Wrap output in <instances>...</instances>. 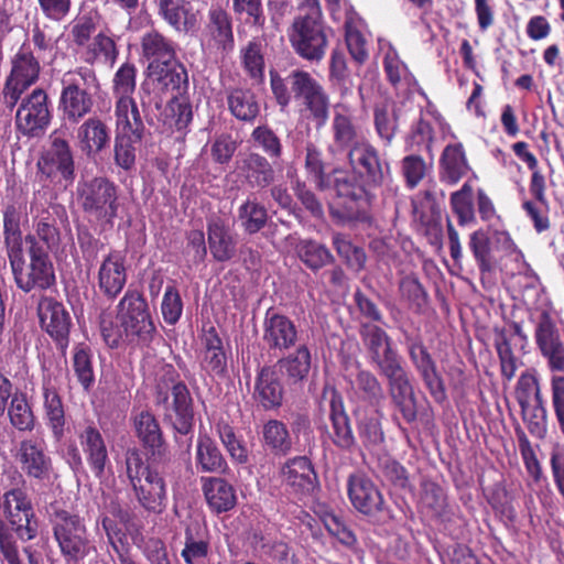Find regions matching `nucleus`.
I'll return each mask as SVG.
<instances>
[{"label": "nucleus", "mask_w": 564, "mask_h": 564, "mask_svg": "<svg viewBox=\"0 0 564 564\" xmlns=\"http://www.w3.org/2000/svg\"><path fill=\"white\" fill-rule=\"evenodd\" d=\"M383 177V161L378 150L369 142H355V227L361 226L368 236L377 231L373 202Z\"/></svg>", "instance_id": "1"}, {"label": "nucleus", "mask_w": 564, "mask_h": 564, "mask_svg": "<svg viewBox=\"0 0 564 564\" xmlns=\"http://www.w3.org/2000/svg\"><path fill=\"white\" fill-rule=\"evenodd\" d=\"M101 334L110 347H117L121 339L147 344L155 333V326L148 303L137 291H128L117 305L116 325L102 318Z\"/></svg>", "instance_id": "2"}, {"label": "nucleus", "mask_w": 564, "mask_h": 564, "mask_svg": "<svg viewBox=\"0 0 564 564\" xmlns=\"http://www.w3.org/2000/svg\"><path fill=\"white\" fill-rule=\"evenodd\" d=\"M24 243L28 259L23 246L7 251L18 288L24 292L50 288L55 282V274L47 252L34 235L25 236Z\"/></svg>", "instance_id": "3"}, {"label": "nucleus", "mask_w": 564, "mask_h": 564, "mask_svg": "<svg viewBox=\"0 0 564 564\" xmlns=\"http://www.w3.org/2000/svg\"><path fill=\"white\" fill-rule=\"evenodd\" d=\"M58 110L66 122L78 123L94 107V95L99 88L96 73L88 67L67 70L61 78Z\"/></svg>", "instance_id": "4"}, {"label": "nucleus", "mask_w": 564, "mask_h": 564, "mask_svg": "<svg viewBox=\"0 0 564 564\" xmlns=\"http://www.w3.org/2000/svg\"><path fill=\"white\" fill-rule=\"evenodd\" d=\"M126 475L139 503L149 512L162 513L167 502L165 481L135 449L126 454Z\"/></svg>", "instance_id": "5"}, {"label": "nucleus", "mask_w": 564, "mask_h": 564, "mask_svg": "<svg viewBox=\"0 0 564 564\" xmlns=\"http://www.w3.org/2000/svg\"><path fill=\"white\" fill-rule=\"evenodd\" d=\"M76 198L84 213L101 224L112 225L118 215V188L106 177L79 181Z\"/></svg>", "instance_id": "6"}, {"label": "nucleus", "mask_w": 564, "mask_h": 564, "mask_svg": "<svg viewBox=\"0 0 564 564\" xmlns=\"http://www.w3.org/2000/svg\"><path fill=\"white\" fill-rule=\"evenodd\" d=\"M41 63L32 50L23 44L10 59V72L6 77L0 100L10 110L23 94L40 79Z\"/></svg>", "instance_id": "7"}, {"label": "nucleus", "mask_w": 564, "mask_h": 564, "mask_svg": "<svg viewBox=\"0 0 564 564\" xmlns=\"http://www.w3.org/2000/svg\"><path fill=\"white\" fill-rule=\"evenodd\" d=\"M50 147L37 162L39 172L48 183L67 188L75 180L74 154L68 141L55 130Z\"/></svg>", "instance_id": "8"}, {"label": "nucleus", "mask_w": 564, "mask_h": 564, "mask_svg": "<svg viewBox=\"0 0 564 564\" xmlns=\"http://www.w3.org/2000/svg\"><path fill=\"white\" fill-rule=\"evenodd\" d=\"M409 358L433 400L442 404L447 399L444 379L421 335L404 333Z\"/></svg>", "instance_id": "9"}, {"label": "nucleus", "mask_w": 564, "mask_h": 564, "mask_svg": "<svg viewBox=\"0 0 564 564\" xmlns=\"http://www.w3.org/2000/svg\"><path fill=\"white\" fill-rule=\"evenodd\" d=\"M289 39L301 57L307 61H321L327 47L323 18L296 17L289 30Z\"/></svg>", "instance_id": "10"}, {"label": "nucleus", "mask_w": 564, "mask_h": 564, "mask_svg": "<svg viewBox=\"0 0 564 564\" xmlns=\"http://www.w3.org/2000/svg\"><path fill=\"white\" fill-rule=\"evenodd\" d=\"M170 387L158 384L155 403L162 408L163 416L173 429L181 433L187 434L193 425L192 399L187 387L182 383H173L171 393Z\"/></svg>", "instance_id": "11"}, {"label": "nucleus", "mask_w": 564, "mask_h": 564, "mask_svg": "<svg viewBox=\"0 0 564 564\" xmlns=\"http://www.w3.org/2000/svg\"><path fill=\"white\" fill-rule=\"evenodd\" d=\"M19 101L15 113L17 129L28 137L43 134L52 119L47 93L43 88H35Z\"/></svg>", "instance_id": "12"}, {"label": "nucleus", "mask_w": 564, "mask_h": 564, "mask_svg": "<svg viewBox=\"0 0 564 564\" xmlns=\"http://www.w3.org/2000/svg\"><path fill=\"white\" fill-rule=\"evenodd\" d=\"M51 522L54 538L64 556L78 558L86 554L87 532L79 516L64 509H55Z\"/></svg>", "instance_id": "13"}, {"label": "nucleus", "mask_w": 564, "mask_h": 564, "mask_svg": "<svg viewBox=\"0 0 564 564\" xmlns=\"http://www.w3.org/2000/svg\"><path fill=\"white\" fill-rule=\"evenodd\" d=\"M534 337L551 371L564 372V341L554 319L546 310L539 313Z\"/></svg>", "instance_id": "14"}, {"label": "nucleus", "mask_w": 564, "mask_h": 564, "mask_svg": "<svg viewBox=\"0 0 564 564\" xmlns=\"http://www.w3.org/2000/svg\"><path fill=\"white\" fill-rule=\"evenodd\" d=\"M288 79L295 98L302 100L319 123H324L328 115V97L319 83L303 70L292 72Z\"/></svg>", "instance_id": "15"}, {"label": "nucleus", "mask_w": 564, "mask_h": 564, "mask_svg": "<svg viewBox=\"0 0 564 564\" xmlns=\"http://www.w3.org/2000/svg\"><path fill=\"white\" fill-rule=\"evenodd\" d=\"M39 317L42 328L62 347L68 344L70 318L63 304L50 297L39 303Z\"/></svg>", "instance_id": "16"}, {"label": "nucleus", "mask_w": 564, "mask_h": 564, "mask_svg": "<svg viewBox=\"0 0 564 564\" xmlns=\"http://www.w3.org/2000/svg\"><path fill=\"white\" fill-rule=\"evenodd\" d=\"M262 329V339L269 349L286 350L296 343V327L294 323L284 315L268 311Z\"/></svg>", "instance_id": "17"}, {"label": "nucleus", "mask_w": 564, "mask_h": 564, "mask_svg": "<svg viewBox=\"0 0 564 564\" xmlns=\"http://www.w3.org/2000/svg\"><path fill=\"white\" fill-rule=\"evenodd\" d=\"M15 458L30 477L42 479L51 470V458L45 454V443L42 438L22 440L19 443Z\"/></svg>", "instance_id": "18"}, {"label": "nucleus", "mask_w": 564, "mask_h": 564, "mask_svg": "<svg viewBox=\"0 0 564 564\" xmlns=\"http://www.w3.org/2000/svg\"><path fill=\"white\" fill-rule=\"evenodd\" d=\"M283 482L296 495H311L317 486L316 473L305 456L289 459L281 468Z\"/></svg>", "instance_id": "19"}, {"label": "nucleus", "mask_w": 564, "mask_h": 564, "mask_svg": "<svg viewBox=\"0 0 564 564\" xmlns=\"http://www.w3.org/2000/svg\"><path fill=\"white\" fill-rule=\"evenodd\" d=\"M127 267L120 252L109 253L100 263L98 270V286L109 299L120 294L127 283Z\"/></svg>", "instance_id": "20"}, {"label": "nucleus", "mask_w": 564, "mask_h": 564, "mask_svg": "<svg viewBox=\"0 0 564 564\" xmlns=\"http://www.w3.org/2000/svg\"><path fill=\"white\" fill-rule=\"evenodd\" d=\"M159 13L178 32H189L198 23V11L188 0H158Z\"/></svg>", "instance_id": "21"}, {"label": "nucleus", "mask_w": 564, "mask_h": 564, "mask_svg": "<svg viewBox=\"0 0 564 564\" xmlns=\"http://www.w3.org/2000/svg\"><path fill=\"white\" fill-rule=\"evenodd\" d=\"M78 438L91 471L97 478H101L109 462L101 433L94 426H87L78 434Z\"/></svg>", "instance_id": "22"}, {"label": "nucleus", "mask_w": 564, "mask_h": 564, "mask_svg": "<svg viewBox=\"0 0 564 564\" xmlns=\"http://www.w3.org/2000/svg\"><path fill=\"white\" fill-rule=\"evenodd\" d=\"M325 395L329 398V416L334 430V443L339 447L350 448L352 446V434L343 398L334 389L326 390Z\"/></svg>", "instance_id": "23"}, {"label": "nucleus", "mask_w": 564, "mask_h": 564, "mask_svg": "<svg viewBox=\"0 0 564 564\" xmlns=\"http://www.w3.org/2000/svg\"><path fill=\"white\" fill-rule=\"evenodd\" d=\"M202 481L206 501L214 512H226L236 506V491L225 479L207 477Z\"/></svg>", "instance_id": "24"}, {"label": "nucleus", "mask_w": 564, "mask_h": 564, "mask_svg": "<svg viewBox=\"0 0 564 564\" xmlns=\"http://www.w3.org/2000/svg\"><path fill=\"white\" fill-rule=\"evenodd\" d=\"M76 137L82 151L88 156L100 152L110 140L107 126L96 117L84 121L78 127Z\"/></svg>", "instance_id": "25"}, {"label": "nucleus", "mask_w": 564, "mask_h": 564, "mask_svg": "<svg viewBox=\"0 0 564 564\" xmlns=\"http://www.w3.org/2000/svg\"><path fill=\"white\" fill-rule=\"evenodd\" d=\"M208 245L217 261H227L236 252V242L229 226L219 218L212 219L207 226Z\"/></svg>", "instance_id": "26"}, {"label": "nucleus", "mask_w": 564, "mask_h": 564, "mask_svg": "<svg viewBox=\"0 0 564 564\" xmlns=\"http://www.w3.org/2000/svg\"><path fill=\"white\" fill-rule=\"evenodd\" d=\"M149 76L161 89L174 90L187 83V72L175 57L164 62H150Z\"/></svg>", "instance_id": "27"}, {"label": "nucleus", "mask_w": 564, "mask_h": 564, "mask_svg": "<svg viewBox=\"0 0 564 564\" xmlns=\"http://www.w3.org/2000/svg\"><path fill=\"white\" fill-rule=\"evenodd\" d=\"M355 509L370 518L371 521H379L383 513V498L378 488L369 479L355 481Z\"/></svg>", "instance_id": "28"}, {"label": "nucleus", "mask_w": 564, "mask_h": 564, "mask_svg": "<svg viewBox=\"0 0 564 564\" xmlns=\"http://www.w3.org/2000/svg\"><path fill=\"white\" fill-rule=\"evenodd\" d=\"M256 400L265 409H276L282 404L283 388L271 368H262L254 387Z\"/></svg>", "instance_id": "29"}, {"label": "nucleus", "mask_w": 564, "mask_h": 564, "mask_svg": "<svg viewBox=\"0 0 564 564\" xmlns=\"http://www.w3.org/2000/svg\"><path fill=\"white\" fill-rule=\"evenodd\" d=\"M388 381L391 398L403 419L408 423L414 422L417 416L416 399L408 373Z\"/></svg>", "instance_id": "30"}, {"label": "nucleus", "mask_w": 564, "mask_h": 564, "mask_svg": "<svg viewBox=\"0 0 564 564\" xmlns=\"http://www.w3.org/2000/svg\"><path fill=\"white\" fill-rule=\"evenodd\" d=\"M3 514L9 524H18L23 517H32L33 505L24 487H14L4 491L1 498Z\"/></svg>", "instance_id": "31"}, {"label": "nucleus", "mask_w": 564, "mask_h": 564, "mask_svg": "<svg viewBox=\"0 0 564 564\" xmlns=\"http://www.w3.org/2000/svg\"><path fill=\"white\" fill-rule=\"evenodd\" d=\"M440 176L443 182L456 184L469 170L464 148L460 143L448 144L441 156Z\"/></svg>", "instance_id": "32"}, {"label": "nucleus", "mask_w": 564, "mask_h": 564, "mask_svg": "<svg viewBox=\"0 0 564 564\" xmlns=\"http://www.w3.org/2000/svg\"><path fill=\"white\" fill-rule=\"evenodd\" d=\"M206 32L218 47L224 50L232 47L234 34L231 19L228 12L221 7H210L208 11Z\"/></svg>", "instance_id": "33"}, {"label": "nucleus", "mask_w": 564, "mask_h": 564, "mask_svg": "<svg viewBox=\"0 0 564 564\" xmlns=\"http://www.w3.org/2000/svg\"><path fill=\"white\" fill-rule=\"evenodd\" d=\"M43 404L48 426L54 437L59 441L64 434L65 413L62 399L51 380L43 382Z\"/></svg>", "instance_id": "34"}, {"label": "nucleus", "mask_w": 564, "mask_h": 564, "mask_svg": "<svg viewBox=\"0 0 564 564\" xmlns=\"http://www.w3.org/2000/svg\"><path fill=\"white\" fill-rule=\"evenodd\" d=\"M468 248L478 265L481 279L491 275L497 268V262L491 251L488 234L482 229L470 234Z\"/></svg>", "instance_id": "35"}, {"label": "nucleus", "mask_w": 564, "mask_h": 564, "mask_svg": "<svg viewBox=\"0 0 564 564\" xmlns=\"http://www.w3.org/2000/svg\"><path fill=\"white\" fill-rule=\"evenodd\" d=\"M312 357L306 346H300L295 352L278 361L279 371L290 383L303 381L311 370Z\"/></svg>", "instance_id": "36"}, {"label": "nucleus", "mask_w": 564, "mask_h": 564, "mask_svg": "<svg viewBox=\"0 0 564 564\" xmlns=\"http://www.w3.org/2000/svg\"><path fill=\"white\" fill-rule=\"evenodd\" d=\"M196 466L204 473H223L226 460L215 442L207 435H199L196 445Z\"/></svg>", "instance_id": "37"}, {"label": "nucleus", "mask_w": 564, "mask_h": 564, "mask_svg": "<svg viewBox=\"0 0 564 564\" xmlns=\"http://www.w3.org/2000/svg\"><path fill=\"white\" fill-rule=\"evenodd\" d=\"M117 134H142L144 126L134 100H116Z\"/></svg>", "instance_id": "38"}, {"label": "nucleus", "mask_w": 564, "mask_h": 564, "mask_svg": "<svg viewBox=\"0 0 564 564\" xmlns=\"http://www.w3.org/2000/svg\"><path fill=\"white\" fill-rule=\"evenodd\" d=\"M335 174V189L337 196L330 204V213L333 217L344 221L350 218V210L352 205V183L348 174L340 171H336Z\"/></svg>", "instance_id": "39"}, {"label": "nucleus", "mask_w": 564, "mask_h": 564, "mask_svg": "<svg viewBox=\"0 0 564 564\" xmlns=\"http://www.w3.org/2000/svg\"><path fill=\"white\" fill-rule=\"evenodd\" d=\"M134 427L138 437L153 454L161 453L163 445L162 432L154 415L149 411H141L134 417Z\"/></svg>", "instance_id": "40"}, {"label": "nucleus", "mask_w": 564, "mask_h": 564, "mask_svg": "<svg viewBox=\"0 0 564 564\" xmlns=\"http://www.w3.org/2000/svg\"><path fill=\"white\" fill-rule=\"evenodd\" d=\"M8 416L11 425L20 432H32L35 427L36 419L24 393L12 395Z\"/></svg>", "instance_id": "41"}, {"label": "nucleus", "mask_w": 564, "mask_h": 564, "mask_svg": "<svg viewBox=\"0 0 564 564\" xmlns=\"http://www.w3.org/2000/svg\"><path fill=\"white\" fill-rule=\"evenodd\" d=\"M264 445L274 454L286 455L292 449V437L288 426L278 420L268 421L262 429Z\"/></svg>", "instance_id": "42"}, {"label": "nucleus", "mask_w": 564, "mask_h": 564, "mask_svg": "<svg viewBox=\"0 0 564 564\" xmlns=\"http://www.w3.org/2000/svg\"><path fill=\"white\" fill-rule=\"evenodd\" d=\"M230 112L242 121H252L260 111L259 104L252 93L242 89H235L228 96Z\"/></svg>", "instance_id": "43"}, {"label": "nucleus", "mask_w": 564, "mask_h": 564, "mask_svg": "<svg viewBox=\"0 0 564 564\" xmlns=\"http://www.w3.org/2000/svg\"><path fill=\"white\" fill-rule=\"evenodd\" d=\"M494 345L497 350L501 375L507 380H511L517 371V358L512 351L510 337L506 328H494Z\"/></svg>", "instance_id": "44"}, {"label": "nucleus", "mask_w": 564, "mask_h": 564, "mask_svg": "<svg viewBox=\"0 0 564 564\" xmlns=\"http://www.w3.org/2000/svg\"><path fill=\"white\" fill-rule=\"evenodd\" d=\"M246 177L252 186L267 187L274 177V172L268 160L259 154H250L243 160Z\"/></svg>", "instance_id": "45"}, {"label": "nucleus", "mask_w": 564, "mask_h": 564, "mask_svg": "<svg viewBox=\"0 0 564 564\" xmlns=\"http://www.w3.org/2000/svg\"><path fill=\"white\" fill-rule=\"evenodd\" d=\"M141 44L143 56L151 62L160 63L175 57L172 42L155 31L144 34Z\"/></svg>", "instance_id": "46"}, {"label": "nucleus", "mask_w": 564, "mask_h": 564, "mask_svg": "<svg viewBox=\"0 0 564 564\" xmlns=\"http://www.w3.org/2000/svg\"><path fill=\"white\" fill-rule=\"evenodd\" d=\"M118 56L115 41L104 34H97L87 45L84 58L86 63L94 64L98 61L113 65Z\"/></svg>", "instance_id": "47"}, {"label": "nucleus", "mask_w": 564, "mask_h": 564, "mask_svg": "<svg viewBox=\"0 0 564 564\" xmlns=\"http://www.w3.org/2000/svg\"><path fill=\"white\" fill-rule=\"evenodd\" d=\"M261 41H250L241 48L240 56L246 73L256 82H261L264 75V55Z\"/></svg>", "instance_id": "48"}, {"label": "nucleus", "mask_w": 564, "mask_h": 564, "mask_svg": "<svg viewBox=\"0 0 564 564\" xmlns=\"http://www.w3.org/2000/svg\"><path fill=\"white\" fill-rule=\"evenodd\" d=\"M202 367L210 375L223 376L227 368L226 356L221 340L216 334H209L206 338V350L202 360Z\"/></svg>", "instance_id": "49"}, {"label": "nucleus", "mask_w": 564, "mask_h": 564, "mask_svg": "<svg viewBox=\"0 0 564 564\" xmlns=\"http://www.w3.org/2000/svg\"><path fill=\"white\" fill-rule=\"evenodd\" d=\"M420 502L422 508L433 517H442L447 507L443 488L432 480L421 482Z\"/></svg>", "instance_id": "50"}, {"label": "nucleus", "mask_w": 564, "mask_h": 564, "mask_svg": "<svg viewBox=\"0 0 564 564\" xmlns=\"http://www.w3.org/2000/svg\"><path fill=\"white\" fill-rule=\"evenodd\" d=\"M137 68L133 64L124 63L116 72L112 79V93L116 100H134Z\"/></svg>", "instance_id": "51"}, {"label": "nucleus", "mask_w": 564, "mask_h": 564, "mask_svg": "<svg viewBox=\"0 0 564 564\" xmlns=\"http://www.w3.org/2000/svg\"><path fill=\"white\" fill-rule=\"evenodd\" d=\"M142 134H117L115 141V162L121 169L128 171L134 166L137 145L141 142Z\"/></svg>", "instance_id": "52"}, {"label": "nucleus", "mask_w": 564, "mask_h": 564, "mask_svg": "<svg viewBox=\"0 0 564 564\" xmlns=\"http://www.w3.org/2000/svg\"><path fill=\"white\" fill-rule=\"evenodd\" d=\"M296 250L300 259L312 270H318L332 260L329 251L313 240H301L296 246Z\"/></svg>", "instance_id": "53"}, {"label": "nucleus", "mask_w": 564, "mask_h": 564, "mask_svg": "<svg viewBox=\"0 0 564 564\" xmlns=\"http://www.w3.org/2000/svg\"><path fill=\"white\" fill-rule=\"evenodd\" d=\"M73 368L83 388L88 390L95 381L91 351L88 346L80 344L75 347Z\"/></svg>", "instance_id": "54"}, {"label": "nucleus", "mask_w": 564, "mask_h": 564, "mask_svg": "<svg viewBox=\"0 0 564 564\" xmlns=\"http://www.w3.org/2000/svg\"><path fill=\"white\" fill-rule=\"evenodd\" d=\"M239 218L247 232L256 234L264 227L268 215L263 206L248 199L239 207Z\"/></svg>", "instance_id": "55"}, {"label": "nucleus", "mask_w": 564, "mask_h": 564, "mask_svg": "<svg viewBox=\"0 0 564 564\" xmlns=\"http://www.w3.org/2000/svg\"><path fill=\"white\" fill-rule=\"evenodd\" d=\"M359 333L370 359L378 358L387 343H390L387 333L381 327L371 323H361Z\"/></svg>", "instance_id": "56"}, {"label": "nucleus", "mask_w": 564, "mask_h": 564, "mask_svg": "<svg viewBox=\"0 0 564 564\" xmlns=\"http://www.w3.org/2000/svg\"><path fill=\"white\" fill-rule=\"evenodd\" d=\"M371 361L377 365L380 372L387 377L388 380L406 373L402 366L401 357L397 350L391 347V343H387L383 351L379 354V357L372 358Z\"/></svg>", "instance_id": "57"}, {"label": "nucleus", "mask_w": 564, "mask_h": 564, "mask_svg": "<svg viewBox=\"0 0 564 564\" xmlns=\"http://www.w3.org/2000/svg\"><path fill=\"white\" fill-rule=\"evenodd\" d=\"M4 242L7 251L23 246L20 231V212L14 205L4 209L3 215Z\"/></svg>", "instance_id": "58"}, {"label": "nucleus", "mask_w": 564, "mask_h": 564, "mask_svg": "<svg viewBox=\"0 0 564 564\" xmlns=\"http://www.w3.org/2000/svg\"><path fill=\"white\" fill-rule=\"evenodd\" d=\"M219 438L234 460L243 464L248 459L247 448L237 438L234 429L225 423L217 424Z\"/></svg>", "instance_id": "59"}, {"label": "nucleus", "mask_w": 564, "mask_h": 564, "mask_svg": "<svg viewBox=\"0 0 564 564\" xmlns=\"http://www.w3.org/2000/svg\"><path fill=\"white\" fill-rule=\"evenodd\" d=\"M335 141L339 147H349L352 141V126L350 110L344 106H336L334 118Z\"/></svg>", "instance_id": "60"}, {"label": "nucleus", "mask_w": 564, "mask_h": 564, "mask_svg": "<svg viewBox=\"0 0 564 564\" xmlns=\"http://www.w3.org/2000/svg\"><path fill=\"white\" fill-rule=\"evenodd\" d=\"M375 127L381 139L390 142L394 137L398 128V113L395 110L388 111L386 105L376 106L375 108Z\"/></svg>", "instance_id": "61"}, {"label": "nucleus", "mask_w": 564, "mask_h": 564, "mask_svg": "<svg viewBox=\"0 0 564 564\" xmlns=\"http://www.w3.org/2000/svg\"><path fill=\"white\" fill-rule=\"evenodd\" d=\"M161 312L165 323L174 325L183 312V302L178 291L170 285L165 289L161 303Z\"/></svg>", "instance_id": "62"}, {"label": "nucleus", "mask_w": 564, "mask_h": 564, "mask_svg": "<svg viewBox=\"0 0 564 564\" xmlns=\"http://www.w3.org/2000/svg\"><path fill=\"white\" fill-rule=\"evenodd\" d=\"M357 383L362 398L371 405H377L383 398L382 387L371 372L366 370L359 371L357 375Z\"/></svg>", "instance_id": "63"}, {"label": "nucleus", "mask_w": 564, "mask_h": 564, "mask_svg": "<svg viewBox=\"0 0 564 564\" xmlns=\"http://www.w3.org/2000/svg\"><path fill=\"white\" fill-rule=\"evenodd\" d=\"M522 417L532 435L539 438L545 436L547 431V411L545 406L530 404L525 412H522Z\"/></svg>", "instance_id": "64"}]
</instances>
